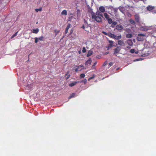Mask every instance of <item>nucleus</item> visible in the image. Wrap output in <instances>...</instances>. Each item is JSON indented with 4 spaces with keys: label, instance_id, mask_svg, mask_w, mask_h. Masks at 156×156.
<instances>
[{
    "label": "nucleus",
    "instance_id": "f257e3e1",
    "mask_svg": "<svg viewBox=\"0 0 156 156\" xmlns=\"http://www.w3.org/2000/svg\"><path fill=\"white\" fill-rule=\"evenodd\" d=\"M92 18L95 19L96 21L98 22H101L102 19L99 16H97L94 14L92 15Z\"/></svg>",
    "mask_w": 156,
    "mask_h": 156
},
{
    "label": "nucleus",
    "instance_id": "f03ea898",
    "mask_svg": "<svg viewBox=\"0 0 156 156\" xmlns=\"http://www.w3.org/2000/svg\"><path fill=\"white\" fill-rule=\"evenodd\" d=\"M121 48L120 46H118L114 50V54L118 53L120 51Z\"/></svg>",
    "mask_w": 156,
    "mask_h": 156
},
{
    "label": "nucleus",
    "instance_id": "7ed1b4c3",
    "mask_svg": "<svg viewBox=\"0 0 156 156\" xmlns=\"http://www.w3.org/2000/svg\"><path fill=\"white\" fill-rule=\"evenodd\" d=\"M109 44L108 45V49L112 48L113 46H114L113 44L114 42L113 41L111 40H109Z\"/></svg>",
    "mask_w": 156,
    "mask_h": 156
},
{
    "label": "nucleus",
    "instance_id": "20e7f679",
    "mask_svg": "<svg viewBox=\"0 0 156 156\" xmlns=\"http://www.w3.org/2000/svg\"><path fill=\"white\" fill-rule=\"evenodd\" d=\"M118 44L120 46L124 47L125 46V44L123 41L122 40H119L118 41Z\"/></svg>",
    "mask_w": 156,
    "mask_h": 156
},
{
    "label": "nucleus",
    "instance_id": "39448f33",
    "mask_svg": "<svg viewBox=\"0 0 156 156\" xmlns=\"http://www.w3.org/2000/svg\"><path fill=\"white\" fill-rule=\"evenodd\" d=\"M123 28V27L121 25L119 24L116 26V29L118 30H121Z\"/></svg>",
    "mask_w": 156,
    "mask_h": 156
},
{
    "label": "nucleus",
    "instance_id": "423d86ee",
    "mask_svg": "<svg viewBox=\"0 0 156 156\" xmlns=\"http://www.w3.org/2000/svg\"><path fill=\"white\" fill-rule=\"evenodd\" d=\"M108 36L112 38H114L115 39L116 35H115L114 34H112L111 33H108Z\"/></svg>",
    "mask_w": 156,
    "mask_h": 156
},
{
    "label": "nucleus",
    "instance_id": "0eeeda50",
    "mask_svg": "<svg viewBox=\"0 0 156 156\" xmlns=\"http://www.w3.org/2000/svg\"><path fill=\"white\" fill-rule=\"evenodd\" d=\"M99 10L102 12H104L105 11V8L103 6H101L99 7Z\"/></svg>",
    "mask_w": 156,
    "mask_h": 156
},
{
    "label": "nucleus",
    "instance_id": "6e6552de",
    "mask_svg": "<svg viewBox=\"0 0 156 156\" xmlns=\"http://www.w3.org/2000/svg\"><path fill=\"white\" fill-rule=\"evenodd\" d=\"M119 9V10L123 13H124L125 8L124 7L120 6Z\"/></svg>",
    "mask_w": 156,
    "mask_h": 156
},
{
    "label": "nucleus",
    "instance_id": "1a4fd4ad",
    "mask_svg": "<svg viewBox=\"0 0 156 156\" xmlns=\"http://www.w3.org/2000/svg\"><path fill=\"white\" fill-rule=\"evenodd\" d=\"M127 43L129 45L132 46L133 44V42L131 40H128L127 41Z\"/></svg>",
    "mask_w": 156,
    "mask_h": 156
},
{
    "label": "nucleus",
    "instance_id": "9d476101",
    "mask_svg": "<svg viewBox=\"0 0 156 156\" xmlns=\"http://www.w3.org/2000/svg\"><path fill=\"white\" fill-rule=\"evenodd\" d=\"M154 8V7L151 5H149L147 7V9L148 11H151Z\"/></svg>",
    "mask_w": 156,
    "mask_h": 156
},
{
    "label": "nucleus",
    "instance_id": "9b49d317",
    "mask_svg": "<svg viewBox=\"0 0 156 156\" xmlns=\"http://www.w3.org/2000/svg\"><path fill=\"white\" fill-rule=\"evenodd\" d=\"M39 31V29L38 28H37L36 29H33L32 30V32L34 34H37V33Z\"/></svg>",
    "mask_w": 156,
    "mask_h": 156
},
{
    "label": "nucleus",
    "instance_id": "f8f14e48",
    "mask_svg": "<svg viewBox=\"0 0 156 156\" xmlns=\"http://www.w3.org/2000/svg\"><path fill=\"white\" fill-rule=\"evenodd\" d=\"M91 60L90 59H89L85 63V64L86 65H88V64H90L91 62Z\"/></svg>",
    "mask_w": 156,
    "mask_h": 156
},
{
    "label": "nucleus",
    "instance_id": "ddd939ff",
    "mask_svg": "<svg viewBox=\"0 0 156 156\" xmlns=\"http://www.w3.org/2000/svg\"><path fill=\"white\" fill-rule=\"evenodd\" d=\"M61 13L62 15H67V11L66 10H64L61 12Z\"/></svg>",
    "mask_w": 156,
    "mask_h": 156
},
{
    "label": "nucleus",
    "instance_id": "4468645a",
    "mask_svg": "<svg viewBox=\"0 0 156 156\" xmlns=\"http://www.w3.org/2000/svg\"><path fill=\"white\" fill-rule=\"evenodd\" d=\"M104 16L105 18L107 20L109 18V16L106 13H104Z\"/></svg>",
    "mask_w": 156,
    "mask_h": 156
},
{
    "label": "nucleus",
    "instance_id": "2eb2a0df",
    "mask_svg": "<svg viewBox=\"0 0 156 156\" xmlns=\"http://www.w3.org/2000/svg\"><path fill=\"white\" fill-rule=\"evenodd\" d=\"M77 82H74L72 83H71L69 84V86L70 87H72L74 85H75L77 83Z\"/></svg>",
    "mask_w": 156,
    "mask_h": 156
},
{
    "label": "nucleus",
    "instance_id": "dca6fc26",
    "mask_svg": "<svg viewBox=\"0 0 156 156\" xmlns=\"http://www.w3.org/2000/svg\"><path fill=\"white\" fill-rule=\"evenodd\" d=\"M112 10H113L114 12L116 13L117 12L118 9L117 8H114L112 7L111 9Z\"/></svg>",
    "mask_w": 156,
    "mask_h": 156
},
{
    "label": "nucleus",
    "instance_id": "f3484780",
    "mask_svg": "<svg viewBox=\"0 0 156 156\" xmlns=\"http://www.w3.org/2000/svg\"><path fill=\"white\" fill-rule=\"evenodd\" d=\"M135 18L136 21L137 22H138L139 21V16L137 14L135 16Z\"/></svg>",
    "mask_w": 156,
    "mask_h": 156
},
{
    "label": "nucleus",
    "instance_id": "a211bd4d",
    "mask_svg": "<svg viewBox=\"0 0 156 156\" xmlns=\"http://www.w3.org/2000/svg\"><path fill=\"white\" fill-rule=\"evenodd\" d=\"M136 39L138 41H142L143 40V39L141 36H138L137 37Z\"/></svg>",
    "mask_w": 156,
    "mask_h": 156
},
{
    "label": "nucleus",
    "instance_id": "6ab92c4d",
    "mask_svg": "<svg viewBox=\"0 0 156 156\" xmlns=\"http://www.w3.org/2000/svg\"><path fill=\"white\" fill-rule=\"evenodd\" d=\"M76 95V94L74 93H72L71 94L70 96L69 97V99H70L71 98L74 97Z\"/></svg>",
    "mask_w": 156,
    "mask_h": 156
},
{
    "label": "nucleus",
    "instance_id": "aec40b11",
    "mask_svg": "<svg viewBox=\"0 0 156 156\" xmlns=\"http://www.w3.org/2000/svg\"><path fill=\"white\" fill-rule=\"evenodd\" d=\"M112 24L111 25V27H114L116 25L117 23L115 21H113L112 23Z\"/></svg>",
    "mask_w": 156,
    "mask_h": 156
},
{
    "label": "nucleus",
    "instance_id": "412c9836",
    "mask_svg": "<svg viewBox=\"0 0 156 156\" xmlns=\"http://www.w3.org/2000/svg\"><path fill=\"white\" fill-rule=\"evenodd\" d=\"M96 15L97 16H101L102 17H103L101 13L100 12L98 11L96 12Z\"/></svg>",
    "mask_w": 156,
    "mask_h": 156
},
{
    "label": "nucleus",
    "instance_id": "4be33fe9",
    "mask_svg": "<svg viewBox=\"0 0 156 156\" xmlns=\"http://www.w3.org/2000/svg\"><path fill=\"white\" fill-rule=\"evenodd\" d=\"M70 27V25L69 24L68 25L66 29V31H65L66 33H67L68 32V30L69 28Z\"/></svg>",
    "mask_w": 156,
    "mask_h": 156
},
{
    "label": "nucleus",
    "instance_id": "5701e85b",
    "mask_svg": "<svg viewBox=\"0 0 156 156\" xmlns=\"http://www.w3.org/2000/svg\"><path fill=\"white\" fill-rule=\"evenodd\" d=\"M122 38V36H121V35H120L119 36H116V37H115V39H116V40H119V39H120L121 38Z\"/></svg>",
    "mask_w": 156,
    "mask_h": 156
},
{
    "label": "nucleus",
    "instance_id": "b1692460",
    "mask_svg": "<svg viewBox=\"0 0 156 156\" xmlns=\"http://www.w3.org/2000/svg\"><path fill=\"white\" fill-rule=\"evenodd\" d=\"M132 36V35L131 34H128L126 35V37L128 38H131Z\"/></svg>",
    "mask_w": 156,
    "mask_h": 156
},
{
    "label": "nucleus",
    "instance_id": "393cba45",
    "mask_svg": "<svg viewBox=\"0 0 156 156\" xmlns=\"http://www.w3.org/2000/svg\"><path fill=\"white\" fill-rule=\"evenodd\" d=\"M107 20H108V23L109 24H111L113 22L112 19L110 18H108V19H107Z\"/></svg>",
    "mask_w": 156,
    "mask_h": 156
},
{
    "label": "nucleus",
    "instance_id": "a878e982",
    "mask_svg": "<svg viewBox=\"0 0 156 156\" xmlns=\"http://www.w3.org/2000/svg\"><path fill=\"white\" fill-rule=\"evenodd\" d=\"M92 54V51H88V54L87 55V56H90Z\"/></svg>",
    "mask_w": 156,
    "mask_h": 156
},
{
    "label": "nucleus",
    "instance_id": "bb28decb",
    "mask_svg": "<svg viewBox=\"0 0 156 156\" xmlns=\"http://www.w3.org/2000/svg\"><path fill=\"white\" fill-rule=\"evenodd\" d=\"M129 22L130 23L133 24H135V22L133 20L130 19L129 20Z\"/></svg>",
    "mask_w": 156,
    "mask_h": 156
},
{
    "label": "nucleus",
    "instance_id": "cd10ccee",
    "mask_svg": "<svg viewBox=\"0 0 156 156\" xmlns=\"http://www.w3.org/2000/svg\"><path fill=\"white\" fill-rule=\"evenodd\" d=\"M18 33V32H17L16 33H15V34H14L11 37V38H13L14 37H15L17 35V34Z\"/></svg>",
    "mask_w": 156,
    "mask_h": 156
},
{
    "label": "nucleus",
    "instance_id": "c85d7f7f",
    "mask_svg": "<svg viewBox=\"0 0 156 156\" xmlns=\"http://www.w3.org/2000/svg\"><path fill=\"white\" fill-rule=\"evenodd\" d=\"M85 76V75L84 74H82L80 75V78H84Z\"/></svg>",
    "mask_w": 156,
    "mask_h": 156
},
{
    "label": "nucleus",
    "instance_id": "c756f323",
    "mask_svg": "<svg viewBox=\"0 0 156 156\" xmlns=\"http://www.w3.org/2000/svg\"><path fill=\"white\" fill-rule=\"evenodd\" d=\"M35 10H36V12H37L38 11H41L42 10V9L40 8H39V9H35Z\"/></svg>",
    "mask_w": 156,
    "mask_h": 156
},
{
    "label": "nucleus",
    "instance_id": "7c9ffc66",
    "mask_svg": "<svg viewBox=\"0 0 156 156\" xmlns=\"http://www.w3.org/2000/svg\"><path fill=\"white\" fill-rule=\"evenodd\" d=\"M142 60V58H138V59H136L134 60L133 61L134 62L138 61H139L140 60Z\"/></svg>",
    "mask_w": 156,
    "mask_h": 156
},
{
    "label": "nucleus",
    "instance_id": "2f4dec72",
    "mask_svg": "<svg viewBox=\"0 0 156 156\" xmlns=\"http://www.w3.org/2000/svg\"><path fill=\"white\" fill-rule=\"evenodd\" d=\"M43 36H41L40 37H39L38 38V40L42 41H43Z\"/></svg>",
    "mask_w": 156,
    "mask_h": 156
},
{
    "label": "nucleus",
    "instance_id": "473e14b6",
    "mask_svg": "<svg viewBox=\"0 0 156 156\" xmlns=\"http://www.w3.org/2000/svg\"><path fill=\"white\" fill-rule=\"evenodd\" d=\"M130 52L131 53H133L135 52V50L133 49H132L130 50Z\"/></svg>",
    "mask_w": 156,
    "mask_h": 156
},
{
    "label": "nucleus",
    "instance_id": "72a5a7b5",
    "mask_svg": "<svg viewBox=\"0 0 156 156\" xmlns=\"http://www.w3.org/2000/svg\"><path fill=\"white\" fill-rule=\"evenodd\" d=\"M94 77H95V76H94V75H93V76H92V77H90V78H89V79H88V80L89 81V80H91V79H92L94 78Z\"/></svg>",
    "mask_w": 156,
    "mask_h": 156
},
{
    "label": "nucleus",
    "instance_id": "f704fd0d",
    "mask_svg": "<svg viewBox=\"0 0 156 156\" xmlns=\"http://www.w3.org/2000/svg\"><path fill=\"white\" fill-rule=\"evenodd\" d=\"M86 51V48L85 47H83L82 49V52L83 53H85Z\"/></svg>",
    "mask_w": 156,
    "mask_h": 156
},
{
    "label": "nucleus",
    "instance_id": "c9c22d12",
    "mask_svg": "<svg viewBox=\"0 0 156 156\" xmlns=\"http://www.w3.org/2000/svg\"><path fill=\"white\" fill-rule=\"evenodd\" d=\"M35 42L36 43H37L38 41V38L37 37H35Z\"/></svg>",
    "mask_w": 156,
    "mask_h": 156
},
{
    "label": "nucleus",
    "instance_id": "e433bc0d",
    "mask_svg": "<svg viewBox=\"0 0 156 156\" xmlns=\"http://www.w3.org/2000/svg\"><path fill=\"white\" fill-rule=\"evenodd\" d=\"M138 36H144V35L143 34H138Z\"/></svg>",
    "mask_w": 156,
    "mask_h": 156
},
{
    "label": "nucleus",
    "instance_id": "4c0bfd02",
    "mask_svg": "<svg viewBox=\"0 0 156 156\" xmlns=\"http://www.w3.org/2000/svg\"><path fill=\"white\" fill-rule=\"evenodd\" d=\"M83 65H80L78 67V68L79 69H80L81 67H83Z\"/></svg>",
    "mask_w": 156,
    "mask_h": 156
},
{
    "label": "nucleus",
    "instance_id": "58836bf2",
    "mask_svg": "<svg viewBox=\"0 0 156 156\" xmlns=\"http://www.w3.org/2000/svg\"><path fill=\"white\" fill-rule=\"evenodd\" d=\"M143 30H145V31H147V30H148V28L147 27H146V28H144L143 29Z\"/></svg>",
    "mask_w": 156,
    "mask_h": 156
},
{
    "label": "nucleus",
    "instance_id": "ea45409f",
    "mask_svg": "<svg viewBox=\"0 0 156 156\" xmlns=\"http://www.w3.org/2000/svg\"><path fill=\"white\" fill-rule=\"evenodd\" d=\"M82 82H84V83H85L87 82V80L86 79L84 80H83L82 81Z\"/></svg>",
    "mask_w": 156,
    "mask_h": 156
},
{
    "label": "nucleus",
    "instance_id": "a19ab883",
    "mask_svg": "<svg viewBox=\"0 0 156 156\" xmlns=\"http://www.w3.org/2000/svg\"><path fill=\"white\" fill-rule=\"evenodd\" d=\"M127 15L129 17H130L131 16V15L129 13H127Z\"/></svg>",
    "mask_w": 156,
    "mask_h": 156
},
{
    "label": "nucleus",
    "instance_id": "79ce46f5",
    "mask_svg": "<svg viewBox=\"0 0 156 156\" xmlns=\"http://www.w3.org/2000/svg\"><path fill=\"white\" fill-rule=\"evenodd\" d=\"M109 64L110 66H111L113 65V63L112 62H110V63H109Z\"/></svg>",
    "mask_w": 156,
    "mask_h": 156
},
{
    "label": "nucleus",
    "instance_id": "37998d69",
    "mask_svg": "<svg viewBox=\"0 0 156 156\" xmlns=\"http://www.w3.org/2000/svg\"><path fill=\"white\" fill-rule=\"evenodd\" d=\"M59 32V31L57 30H55V32L56 33H58Z\"/></svg>",
    "mask_w": 156,
    "mask_h": 156
},
{
    "label": "nucleus",
    "instance_id": "c03bdc74",
    "mask_svg": "<svg viewBox=\"0 0 156 156\" xmlns=\"http://www.w3.org/2000/svg\"><path fill=\"white\" fill-rule=\"evenodd\" d=\"M103 33H104V34L105 35H108V34H107V33H106V32H103Z\"/></svg>",
    "mask_w": 156,
    "mask_h": 156
},
{
    "label": "nucleus",
    "instance_id": "a18cd8bd",
    "mask_svg": "<svg viewBox=\"0 0 156 156\" xmlns=\"http://www.w3.org/2000/svg\"><path fill=\"white\" fill-rule=\"evenodd\" d=\"M79 70V69L77 68L76 69H75V71L76 72H77Z\"/></svg>",
    "mask_w": 156,
    "mask_h": 156
},
{
    "label": "nucleus",
    "instance_id": "49530a36",
    "mask_svg": "<svg viewBox=\"0 0 156 156\" xmlns=\"http://www.w3.org/2000/svg\"><path fill=\"white\" fill-rule=\"evenodd\" d=\"M97 63V62H96L94 63V64L93 65V66H95V65Z\"/></svg>",
    "mask_w": 156,
    "mask_h": 156
},
{
    "label": "nucleus",
    "instance_id": "de8ad7c7",
    "mask_svg": "<svg viewBox=\"0 0 156 156\" xmlns=\"http://www.w3.org/2000/svg\"><path fill=\"white\" fill-rule=\"evenodd\" d=\"M84 21L85 23H86V24H87V22H86L85 20H84Z\"/></svg>",
    "mask_w": 156,
    "mask_h": 156
},
{
    "label": "nucleus",
    "instance_id": "09e8293b",
    "mask_svg": "<svg viewBox=\"0 0 156 156\" xmlns=\"http://www.w3.org/2000/svg\"><path fill=\"white\" fill-rule=\"evenodd\" d=\"M107 63L106 62H105L104 64L103 65L104 66H105L106 65Z\"/></svg>",
    "mask_w": 156,
    "mask_h": 156
},
{
    "label": "nucleus",
    "instance_id": "8fccbe9b",
    "mask_svg": "<svg viewBox=\"0 0 156 156\" xmlns=\"http://www.w3.org/2000/svg\"><path fill=\"white\" fill-rule=\"evenodd\" d=\"M94 66H93H93H92V69H94Z\"/></svg>",
    "mask_w": 156,
    "mask_h": 156
},
{
    "label": "nucleus",
    "instance_id": "3c124183",
    "mask_svg": "<svg viewBox=\"0 0 156 156\" xmlns=\"http://www.w3.org/2000/svg\"><path fill=\"white\" fill-rule=\"evenodd\" d=\"M138 51H136V52H135V53L136 54H138Z\"/></svg>",
    "mask_w": 156,
    "mask_h": 156
},
{
    "label": "nucleus",
    "instance_id": "603ef678",
    "mask_svg": "<svg viewBox=\"0 0 156 156\" xmlns=\"http://www.w3.org/2000/svg\"><path fill=\"white\" fill-rule=\"evenodd\" d=\"M82 28L84 29L85 28L84 26H83L82 27Z\"/></svg>",
    "mask_w": 156,
    "mask_h": 156
},
{
    "label": "nucleus",
    "instance_id": "864d4df0",
    "mask_svg": "<svg viewBox=\"0 0 156 156\" xmlns=\"http://www.w3.org/2000/svg\"><path fill=\"white\" fill-rule=\"evenodd\" d=\"M84 69V68H82V69H80V70H82V69Z\"/></svg>",
    "mask_w": 156,
    "mask_h": 156
},
{
    "label": "nucleus",
    "instance_id": "5fc2aeb1",
    "mask_svg": "<svg viewBox=\"0 0 156 156\" xmlns=\"http://www.w3.org/2000/svg\"><path fill=\"white\" fill-rule=\"evenodd\" d=\"M69 76H68L67 78H66V79H68V78H69Z\"/></svg>",
    "mask_w": 156,
    "mask_h": 156
},
{
    "label": "nucleus",
    "instance_id": "6e6d98bb",
    "mask_svg": "<svg viewBox=\"0 0 156 156\" xmlns=\"http://www.w3.org/2000/svg\"><path fill=\"white\" fill-rule=\"evenodd\" d=\"M119 69V68H117V70Z\"/></svg>",
    "mask_w": 156,
    "mask_h": 156
},
{
    "label": "nucleus",
    "instance_id": "4d7b16f0",
    "mask_svg": "<svg viewBox=\"0 0 156 156\" xmlns=\"http://www.w3.org/2000/svg\"><path fill=\"white\" fill-rule=\"evenodd\" d=\"M27 87H26V89H27Z\"/></svg>",
    "mask_w": 156,
    "mask_h": 156
}]
</instances>
